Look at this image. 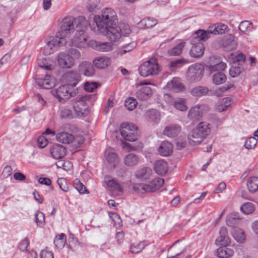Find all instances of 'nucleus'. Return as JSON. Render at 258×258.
<instances>
[{"instance_id":"nucleus-1","label":"nucleus","mask_w":258,"mask_h":258,"mask_svg":"<svg viewBox=\"0 0 258 258\" xmlns=\"http://www.w3.org/2000/svg\"><path fill=\"white\" fill-rule=\"evenodd\" d=\"M88 22L83 17L75 19L72 16L66 17L60 23V27L56 34L60 38L66 39L74 34L70 38L73 45L77 47H82L87 39L84 35L88 26Z\"/></svg>"},{"instance_id":"nucleus-2","label":"nucleus","mask_w":258,"mask_h":258,"mask_svg":"<svg viewBox=\"0 0 258 258\" xmlns=\"http://www.w3.org/2000/svg\"><path fill=\"white\" fill-rule=\"evenodd\" d=\"M116 16L114 10L106 8L100 16H95L90 27L94 33H102L112 42L118 41L121 37L120 30L116 25Z\"/></svg>"},{"instance_id":"nucleus-3","label":"nucleus","mask_w":258,"mask_h":258,"mask_svg":"<svg viewBox=\"0 0 258 258\" xmlns=\"http://www.w3.org/2000/svg\"><path fill=\"white\" fill-rule=\"evenodd\" d=\"M208 36L205 30L200 29L195 32L190 40L192 47L190 51V54L192 57H200L203 55L204 52V45L202 41L207 40Z\"/></svg>"},{"instance_id":"nucleus-4","label":"nucleus","mask_w":258,"mask_h":258,"mask_svg":"<svg viewBox=\"0 0 258 258\" xmlns=\"http://www.w3.org/2000/svg\"><path fill=\"white\" fill-rule=\"evenodd\" d=\"M139 73L143 77L156 76L161 71V68L158 63L157 59L154 57L142 63L139 69Z\"/></svg>"},{"instance_id":"nucleus-5","label":"nucleus","mask_w":258,"mask_h":258,"mask_svg":"<svg viewBox=\"0 0 258 258\" xmlns=\"http://www.w3.org/2000/svg\"><path fill=\"white\" fill-rule=\"evenodd\" d=\"M164 179L161 178H156L151 181L148 180L147 183H136L133 185L135 191L142 194L149 192H154L158 190L164 184Z\"/></svg>"},{"instance_id":"nucleus-6","label":"nucleus","mask_w":258,"mask_h":258,"mask_svg":"<svg viewBox=\"0 0 258 258\" xmlns=\"http://www.w3.org/2000/svg\"><path fill=\"white\" fill-rule=\"evenodd\" d=\"M92 96V95H85L78 96L76 98L73 103V107L78 116H84L88 114V105L87 101H88Z\"/></svg>"},{"instance_id":"nucleus-7","label":"nucleus","mask_w":258,"mask_h":258,"mask_svg":"<svg viewBox=\"0 0 258 258\" xmlns=\"http://www.w3.org/2000/svg\"><path fill=\"white\" fill-rule=\"evenodd\" d=\"M119 130L121 136L126 141L135 142L139 137L137 127L133 123H122Z\"/></svg>"},{"instance_id":"nucleus-8","label":"nucleus","mask_w":258,"mask_h":258,"mask_svg":"<svg viewBox=\"0 0 258 258\" xmlns=\"http://www.w3.org/2000/svg\"><path fill=\"white\" fill-rule=\"evenodd\" d=\"M76 85V83L73 84V85H62L58 88L52 90L51 93L59 102H64L70 97L74 96L76 94V90H75L74 92L71 91V89Z\"/></svg>"},{"instance_id":"nucleus-9","label":"nucleus","mask_w":258,"mask_h":258,"mask_svg":"<svg viewBox=\"0 0 258 258\" xmlns=\"http://www.w3.org/2000/svg\"><path fill=\"white\" fill-rule=\"evenodd\" d=\"M58 142L62 144H69L74 143L75 146H79L83 142V139L82 137H75L71 134L65 132H60L56 136Z\"/></svg>"},{"instance_id":"nucleus-10","label":"nucleus","mask_w":258,"mask_h":258,"mask_svg":"<svg viewBox=\"0 0 258 258\" xmlns=\"http://www.w3.org/2000/svg\"><path fill=\"white\" fill-rule=\"evenodd\" d=\"M209 110V107L206 104L196 105L189 110L187 116L191 120H197L202 116L204 112Z\"/></svg>"},{"instance_id":"nucleus-11","label":"nucleus","mask_w":258,"mask_h":258,"mask_svg":"<svg viewBox=\"0 0 258 258\" xmlns=\"http://www.w3.org/2000/svg\"><path fill=\"white\" fill-rule=\"evenodd\" d=\"M150 83H140L137 86L136 92L137 97L140 100H146L149 98L152 94L151 88L148 86Z\"/></svg>"},{"instance_id":"nucleus-12","label":"nucleus","mask_w":258,"mask_h":258,"mask_svg":"<svg viewBox=\"0 0 258 258\" xmlns=\"http://www.w3.org/2000/svg\"><path fill=\"white\" fill-rule=\"evenodd\" d=\"M57 61L59 66L63 69L71 68L75 63L74 58L64 52H60L57 54Z\"/></svg>"},{"instance_id":"nucleus-13","label":"nucleus","mask_w":258,"mask_h":258,"mask_svg":"<svg viewBox=\"0 0 258 258\" xmlns=\"http://www.w3.org/2000/svg\"><path fill=\"white\" fill-rule=\"evenodd\" d=\"M67 39L57 37V35L56 34L54 38L47 42L46 45L44 47V53L46 55L52 53L53 52V47L63 46L67 43Z\"/></svg>"},{"instance_id":"nucleus-14","label":"nucleus","mask_w":258,"mask_h":258,"mask_svg":"<svg viewBox=\"0 0 258 258\" xmlns=\"http://www.w3.org/2000/svg\"><path fill=\"white\" fill-rule=\"evenodd\" d=\"M204 71V67L202 64L196 63L188 68L187 75L191 80H201Z\"/></svg>"},{"instance_id":"nucleus-15","label":"nucleus","mask_w":258,"mask_h":258,"mask_svg":"<svg viewBox=\"0 0 258 258\" xmlns=\"http://www.w3.org/2000/svg\"><path fill=\"white\" fill-rule=\"evenodd\" d=\"M89 44L94 49L101 52H108L111 51L113 48V44L108 42L91 40Z\"/></svg>"},{"instance_id":"nucleus-16","label":"nucleus","mask_w":258,"mask_h":258,"mask_svg":"<svg viewBox=\"0 0 258 258\" xmlns=\"http://www.w3.org/2000/svg\"><path fill=\"white\" fill-rule=\"evenodd\" d=\"M181 132V127L177 124H171L167 125L163 134L169 138L176 137Z\"/></svg>"},{"instance_id":"nucleus-17","label":"nucleus","mask_w":258,"mask_h":258,"mask_svg":"<svg viewBox=\"0 0 258 258\" xmlns=\"http://www.w3.org/2000/svg\"><path fill=\"white\" fill-rule=\"evenodd\" d=\"M227 30L228 27L227 25L222 23H218L213 26L209 27L207 31H205V32L207 34L208 38H209L210 34H223L227 31Z\"/></svg>"},{"instance_id":"nucleus-18","label":"nucleus","mask_w":258,"mask_h":258,"mask_svg":"<svg viewBox=\"0 0 258 258\" xmlns=\"http://www.w3.org/2000/svg\"><path fill=\"white\" fill-rule=\"evenodd\" d=\"M105 180L106 182L108 188L113 195L115 196H120L122 194V188L114 179H108V177H105Z\"/></svg>"},{"instance_id":"nucleus-19","label":"nucleus","mask_w":258,"mask_h":258,"mask_svg":"<svg viewBox=\"0 0 258 258\" xmlns=\"http://www.w3.org/2000/svg\"><path fill=\"white\" fill-rule=\"evenodd\" d=\"M80 73L86 77H92L94 75L95 70L92 64L89 61H83L79 66Z\"/></svg>"},{"instance_id":"nucleus-20","label":"nucleus","mask_w":258,"mask_h":258,"mask_svg":"<svg viewBox=\"0 0 258 258\" xmlns=\"http://www.w3.org/2000/svg\"><path fill=\"white\" fill-rule=\"evenodd\" d=\"M50 152L54 159H60L66 156V149L61 145L55 144L51 147Z\"/></svg>"},{"instance_id":"nucleus-21","label":"nucleus","mask_w":258,"mask_h":258,"mask_svg":"<svg viewBox=\"0 0 258 258\" xmlns=\"http://www.w3.org/2000/svg\"><path fill=\"white\" fill-rule=\"evenodd\" d=\"M228 231L226 227H222L219 231V236L216 240L217 245L227 246L230 243V239L227 235Z\"/></svg>"},{"instance_id":"nucleus-22","label":"nucleus","mask_w":258,"mask_h":258,"mask_svg":"<svg viewBox=\"0 0 258 258\" xmlns=\"http://www.w3.org/2000/svg\"><path fill=\"white\" fill-rule=\"evenodd\" d=\"M199 132V130L196 127L188 135V140L190 145H196L199 144L205 138Z\"/></svg>"},{"instance_id":"nucleus-23","label":"nucleus","mask_w":258,"mask_h":258,"mask_svg":"<svg viewBox=\"0 0 258 258\" xmlns=\"http://www.w3.org/2000/svg\"><path fill=\"white\" fill-rule=\"evenodd\" d=\"M152 173V170L151 168L147 167H143L136 172V177L147 182L150 179Z\"/></svg>"},{"instance_id":"nucleus-24","label":"nucleus","mask_w":258,"mask_h":258,"mask_svg":"<svg viewBox=\"0 0 258 258\" xmlns=\"http://www.w3.org/2000/svg\"><path fill=\"white\" fill-rule=\"evenodd\" d=\"M220 44L224 48V50L227 51L233 50L236 48V43L232 35L225 37L221 40Z\"/></svg>"},{"instance_id":"nucleus-25","label":"nucleus","mask_w":258,"mask_h":258,"mask_svg":"<svg viewBox=\"0 0 258 258\" xmlns=\"http://www.w3.org/2000/svg\"><path fill=\"white\" fill-rule=\"evenodd\" d=\"M93 62L96 68L102 69L110 64L111 59L107 56H99L95 58Z\"/></svg>"},{"instance_id":"nucleus-26","label":"nucleus","mask_w":258,"mask_h":258,"mask_svg":"<svg viewBox=\"0 0 258 258\" xmlns=\"http://www.w3.org/2000/svg\"><path fill=\"white\" fill-rule=\"evenodd\" d=\"M154 168L158 174L164 175L167 172L168 167L167 163L165 161L160 160L155 163Z\"/></svg>"},{"instance_id":"nucleus-27","label":"nucleus","mask_w":258,"mask_h":258,"mask_svg":"<svg viewBox=\"0 0 258 258\" xmlns=\"http://www.w3.org/2000/svg\"><path fill=\"white\" fill-rule=\"evenodd\" d=\"M159 152L162 156H170L173 152V146L168 141H163L159 148Z\"/></svg>"},{"instance_id":"nucleus-28","label":"nucleus","mask_w":258,"mask_h":258,"mask_svg":"<svg viewBox=\"0 0 258 258\" xmlns=\"http://www.w3.org/2000/svg\"><path fill=\"white\" fill-rule=\"evenodd\" d=\"M217 255L220 258H229L234 254V250L227 246H221L217 248Z\"/></svg>"},{"instance_id":"nucleus-29","label":"nucleus","mask_w":258,"mask_h":258,"mask_svg":"<svg viewBox=\"0 0 258 258\" xmlns=\"http://www.w3.org/2000/svg\"><path fill=\"white\" fill-rule=\"evenodd\" d=\"M157 23L156 19L149 17L142 19L139 23V25L142 29H150L157 25Z\"/></svg>"},{"instance_id":"nucleus-30","label":"nucleus","mask_w":258,"mask_h":258,"mask_svg":"<svg viewBox=\"0 0 258 258\" xmlns=\"http://www.w3.org/2000/svg\"><path fill=\"white\" fill-rule=\"evenodd\" d=\"M139 157L134 153H129L123 158V162L126 166H133L136 165L139 162Z\"/></svg>"},{"instance_id":"nucleus-31","label":"nucleus","mask_w":258,"mask_h":258,"mask_svg":"<svg viewBox=\"0 0 258 258\" xmlns=\"http://www.w3.org/2000/svg\"><path fill=\"white\" fill-rule=\"evenodd\" d=\"M146 116L149 121L157 123L160 120V114L156 109H152L146 112Z\"/></svg>"},{"instance_id":"nucleus-32","label":"nucleus","mask_w":258,"mask_h":258,"mask_svg":"<svg viewBox=\"0 0 258 258\" xmlns=\"http://www.w3.org/2000/svg\"><path fill=\"white\" fill-rule=\"evenodd\" d=\"M231 99L229 97H225L219 100L217 105V109L220 111L222 112L226 110L231 106Z\"/></svg>"},{"instance_id":"nucleus-33","label":"nucleus","mask_w":258,"mask_h":258,"mask_svg":"<svg viewBox=\"0 0 258 258\" xmlns=\"http://www.w3.org/2000/svg\"><path fill=\"white\" fill-rule=\"evenodd\" d=\"M166 87L176 92H183L185 90L184 86L180 82H168Z\"/></svg>"},{"instance_id":"nucleus-34","label":"nucleus","mask_w":258,"mask_h":258,"mask_svg":"<svg viewBox=\"0 0 258 258\" xmlns=\"http://www.w3.org/2000/svg\"><path fill=\"white\" fill-rule=\"evenodd\" d=\"M186 100L185 98H178L173 101L174 107L177 110L181 111H185L187 109L186 105Z\"/></svg>"},{"instance_id":"nucleus-35","label":"nucleus","mask_w":258,"mask_h":258,"mask_svg":"<svg viewBox=\"0 0 258 258\" xmlns=\"http://www.w3.org/2000/svg\"><path fill=\"white\" fill-rule=\"evenodd\" d=\"M79 75L76 71H71L64 73L60 81H79Z\"/></svg>"},{"instance_id":"nucleus-36","label":"nucleus","mask_w":258,"mask_h":258,"mask_svg":"<svg viewBox=\"0 0 258 258\" xmlns=\"http://www.w3.org/2000/svg\"><path fill=\"white\" fill-rule=\"evenodd\" d=\"M247 186L250 192L254 193L258 190V178L251 177L247 181Z\"/></svg>"},{"instance_id":"nucleus-37","label":"nucleus","mask_w":258,"mask_h":258,"mask_svg":"<svg viewBox=\"0 0 258 258\" xmlns=\"http://www.w3.org/2000/svg\"><path fill=\"white\" fill-rule=\"evenodd\" d=\"M67 242V236L63 233L57 235L54 239V244L58 248H63Z\"/></svg>"},{"instance_id":"nucleus-38","label":"nucleus","mask_w":258,"mask_h":258,"mask_svg":"<svg viewBox=\"0 0 258 258\" xmlns=\"http://www.w3.org/2000/svg\"><path fill=\"white\" fill-rule=\"evenodd\" d=\"M208 91L209 90L207 88L202 86H199L193 88L190 91V93L194 96L201 97L202 96L206 95L208 93Z\"/></svg>"},{"instance_id":"nucleus-39","label":"nucleus","mask_w":258,"mask_h":258,"mask_svg":"<svg viewBox=\"0 0 258 258\" xmlns=\"http://www.w3.org/2000/svg\"><path fill=\"white\" fill-rule=\"evenodd\" d=\"M209 125L210 124L206 122H201L199 123L197 126L200 134H201L204 138H205L210 132Z\"/></svg>"},{"instance_id":"nucleus-40","label":"nucleus","mask_w":258,"mask_h":258,"mask_svg":"<svg viewBox=\"0 0 258 258\" xmlns=\"http://www.w3.org/2000/svg\"><path fill=\"white\" fill-rule=\"evenodd\" d=\"M184 44L185 43L183 42H180L176 46L169 49L168 54L170 56H176L180 54Z\"/></svg>"},{"instance_id":"nucleus-41","label":"nucleus","mask_w":258,"mask_h":258,"mask_svg":"<svg viewBox=\"0 0 258 258\" xmlns=\"http://www.w3.org/2000/svg\"><path fill=\"white\" fill-rule=\"evenodd\" d=\"M37 64L39 67L47 71H52L54 68V66L49 63L48 60L45 58H38Z\"/></svg>"},{"instance_id":"nucleus-42","label":"nucleus","mask_w":258,"mask_h":258,"mask_svg":"<svg viewBox=\"0 0 258 258\" xmlns=\"http://www.w3.org/2000/svg\"><path fill=\"white\" fill-rule=\"evenodd\" d=\"M242 67L237 66V63H232V64L229 70V75L232 78H235L241 73L242 70Z\"/></svg>"},{"instance_id":"nucleus-43","label":"nucleus","mask_w":258,"mask_h":258,"mask_svg":"<svg viewBox=\"0 0 258 258\" xmlns=\"http://www.w3.org/2000/svg\"><path fill=\"white\" fill-rule=\"evenodd\" d=\"M107 162L115 167L119 163V159L117 155L114 153H109L106 155Z\"/></svg>"},{"instance_id":"nucleus-44","label":"nucleus","mask_w":258,"mask_h":258,"mask_svg":"<svg viewBox=\"0 0 258 258\" xmlns=\"http://www.w3.org/2000/svg\"><path fill=\"white\" fill-rule=\"evenodd\" d=\"M145 243L143 242L133 243L130 246V251L133 253H138L141 252L145 248Z\"/></svg>"},{"instance_id":"nucleus-45","label":"nucleus","mask_w":258,"mask_h":258,"mask_svg":"<svg viewBox=\"0 0 258 258\" xmlns=\"http://www.w3.org/2000/svg\"><path fill=\"white\" fill-rule=\"evenodd\" d=\"M35 222L37 225L40 227L44 226L45 223V216L43 213L37 211L35 214Z\"/></svg>"},{"instance_id":"nucleus-46","label":"nucleus","mask_w":258,"mask_h":258,"mask_svg":"<svg viewBox=\"0 0 258 258\" xmlns=\"http://www.w3.org/2000/svg\"><path fill=\"white\" fill-rule=\"evenodd\" d=\"M239 29L243 33L250 32L252 29V23L249 21H243L240 23Z\"/></svg>"},{"instance_id":"nucleus-47","label":"nucleus","mask_w":258,"mask_h":258,"mask_svg":"<svg viewBox=\"0 0 258 258\" xmlns=\"http://www.w3.org/2000/svg\"><path fill=\"white\" fill-rule=\"evenodd\" d=\"M240 210L245 214H250L254 211V206L251 203H245L241 206Z\"/></svg>"},{"instance_id":"nucleus-48","label":"nucleus","mask_w":258,"mask_h":258,"mask_svg":"<svg viewBox=\"0 0 258 258\" xmlns=\"http://www.w3.org/2000/svg\"><path fill=\"white\" fill-rule=\"evenodd\" d=\"M100 8V0H89L87 5V9L89 12H95Z\"/></svg>"},{"instance_id":"nucleus-49","label":"nucleus","mask_w":258,"mask_h":258,"mask_svg":"<svg viewBox=\"0 0 258 258\" xmlns=\"http://www.w3.org/2000/svg\"><path fill=\"white\" fill-rule=\"evenodd\" d=\"M137 104V100L132 97L127 98L124 102L125 107L130 111L134 110L136 107Z\"/></svg>"},{"instance_id":"nucleus-50","label":"nucleus","mask_w":258,"mask_h":258,"mask_svg":"<svg viewBox=\"0 0 258 258\" xmlns=\"http://www.w3.org/2000/svg\"><path fill=\"white\" fill-rule=\"evenodd\" d=\"M234 238L239 243H243L245 240L244 232L241 229L235 230L233 233Z\"/></svg>"},{"instance_id":"nucleus-51","label":"nucleus","mask_w":258,"mask_h":258,"mask_svg":"<svg viewBox=\"0 0 258 258\" xmlns=\"http://www.w3.org/2000/svg\"><path fill=\"white\" fill-rule=\"evenodd\" d=\"M136 46V43L135 42H132L127 44L125 45L118 51V53L120 55L129 52L133 50Z\"/></svg>"},{"instance_id":"nucleus-52","label":"nucleus","mask_w":258,"mask_h":258,"mask_svg":"<svg viewBox=\"0 0 258 258\" xmlns=\"http://www.w3.org/2000/svg\"><path fill=\"white\" fill-rule=\"evenodd\" d=\"M188 61L184 59H179L174 61H171L169 64V67L171 69H176L180 68L182 65L187 63Z\"/></svg>"},{"instance_id":"nucleus-53","label":"nucleus","mask_w":258,"mask_h":258,"mask_svg":"<svg viewBox=\"0 0 258 258\" xmlns=\"http://www.w3.org/2000/svg\"><path fill=\"white\" fill-rule=\"evenodd\" d=\"M100 84L96 82H86L84 84V89L87 92H93L94 89L98 88Z\"/></svg>"},{"instance_id":"nucleus-54","label":"nucleus","mask_w":258,"mask_h":258,"mask_svg":"<svg viewBox=\"0 0 258 258\" xmlns=\"http://www.w3.org/2000/svg\"><path fill=\"white\" fill-rule=\"evenodd\" d=\"M238 217L235 214H230L226 217V223L230 227H233L237 223Z\"/></svg>"},{"instance_id":"nucleus-55","label":"nucleus","mask_w":258,"mask_h":258,"mask_svg":"<svg viewBox=\"0 0 258 258\" xmlns=\"http://www.w3.org/2000/svg\"><path fill=\"white\" fill-rule=\"evenodd\" d=\"M233 85H224L222 86L218 87L214 91V94L217 96H220L224 92L228 90L233 87Z\"/></svg>"},{"instance_id":"nucleus-56","label":"nucleus","mask_w":258,"mask_h":258,"mask_svg":"<svg viewBox=\"0 0 258 258\" xmlns=\"http://www.w3.org/2000/svg\"><path fill=\"white\" fill-rule=\"evenodd\" d=\"M37 85L40 88L49 89L55 87L56 82H37Z\"/></svg>"},{"instance_id":"nucleus-57","label":"nucleus","mask_w":258,"mask_h":258,"mask_svg":"<svg viewBox=\"0 0 258 258\" xmlns=\"http://www.w3.org/2000/svg\"><path fill=\"white\" fill-rule=\"evenodd\" d=\"M257 143V139L255 137H249L245 142L244 147L247 149H253Z\"/></svg>"},{"instance_id":"nucleus-58","label":"nucleus","mask_w":258,"mask_h":258,"mask_svg":"<svg viewBox=\"0 0 258 258\" xmlns=\"http://www.w3.org/2000/svg\"><path fill=\"white\" fill-rule=\"evenodd\" d=\"M117 27L120 30L121 36H126L130 34L131 32L130 27L127 24L121 23Z\"/></svg>"},{"instance_id":"nucleus-59","label":"nucleus","mask_w":258,"mask_h":258,"mask_svg":"<svg viewBox=\"0 0 258 258\" xmlns=\"http://www.w3.org/2000/svg\"><path fill=\"white\" fill-rule=\"evenodd\" d=\"M59 188L64 192H68L70 190L69 187L67 184L66 180L64 178H59L57 181Z\"/></svg>"},{"instance_id":"nucleus-60","label":"nucleus","mask_w":258,"mask_h":258,"mask_svg":"<svg viewBox=\"0 0 258 258\" xmlns=\"http://www.w3.org/2000/svg\"><path fill=\"white\" fill-rule=\"evenodd\" d=\"M245 60V55L242 53H240L237 54L233 58V63H237V66H240L242 67L243 63L244 62Z\"/></svg>"},{"instance_id":"nucleus-61","label":"nucleus","mask_w":258,"mask_h":258,"mask_svg":"<svg viewBox=\"0 0 258 258\" xmlns=\"http://www.w3.org/2000/svg\"><path fill=\"white\" fill-rule=\"evenodd\" d=\"M47 139L42 135L39 136L37 139V144L39 148H43L48 144Z\"/></svg>"},{"instance_id":"nucleus-62","label":"nucleus","mask_w":258,"mask_h":258,"mask_svg":"<svg viewBox=\"0 0 258 258\" xmlns=\"http://www.w3.org/2000/svg\"><path fill=\"white\" fill-rule=\"evenodd\" d=\"M60 117L62 118H71L73 117L72 111L68 108L63 109L60 113Z\"/></svg>"},{"instance_id":"nucleus-63","label":"nucleus","mask_w":258,"mask_h":258,"mask_svg":"<svg viewBox=\"0 0 258 258\" xmlns=\"http://www.w3.org/2000/svg\"><path fill=\"white\" fill-rule=\"evenodd\" d=\"M75 188L81 194H85L87 191L86 187L80 181H77L75 183Z\"/></svg>"},{"instance_id":"nucleus-64","label":"nucleus","mask_w":258,"mask_h":258,"mask_svg":"<svg viewBox=\"0 0 258 258\" xmlns=\"http://www.w3.org/2000/svg\"><path fill=\"white\" fill-rule=\"evenodd\" d=\"M226 77L222 72H217L213 76V81H225Z\"/></svg>"}]
</instances>
